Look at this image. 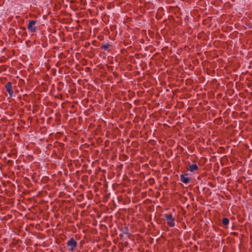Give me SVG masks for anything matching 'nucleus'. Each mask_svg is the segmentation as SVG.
I'll use <instances>...</instances> for the list:
<instances>
[{"label":"nucleus","mask_w":252,"mask_h":252,"mask_svg":"<svg viewBox=\"0 0 252 252\" xmlns=\"http://www.w3.org/2000/svg\"><path fill=\"white\" fill-rule=\"evenodd\" d=\"M165 220L166 221L167 224L170 227H174L175 226V218L171 214H165L164 215Z\"/></svg>","instance_id":"f257e3e1"},{"label":"nucleus","mask_w":252,"mask_h":252,"mask_svg":"<svg viewBox=\"0 0 252 252\" xmlns=\"http://www.w3.org/2000/svg\"><path fill=\"white\" fill-rule=\"evenodd\" d=\"M66 245L71 247L69 250L73 252L77 247V242L73 238H71L67 241Z\"/></svg>","instance_id":"f03ea898"},{"label":"nucleus","mask_w":252,"mask_h":252,"mask_svg":"<svg viewBox=\"0 0 252 252\" xmlns=\"http://www.w3.org/2000/svg\"><path fill=\"white\" fill-rule=\"evenodd\" d=\"M36 23V21L34 20L29 21L27 28L31 32H35L37 30V27L34 26Z\"/></svg>","instance_id":"7ed1b4c3"},{"label":"nucleus","mask_w":252,"mask_h":252,"mask_svg":"<svg viewBox=\"0 0 252 252\" xmlns=\"http://www.w3.org/2000/svg\"><path fill=\"white\" fill-rule=\"evenodd\" d=\"M6 91L8 93L9 96L11 97L13 94L12 84L10 82H8L5 86Z\"/></svg>","instance_id":"20e7f679"},{"label":"nucleus","mask_w":252,"mask_h":252,"mask_svg":"<svg viewBox=\"0 0 252 252\" xmlns=\"http://www.w3.org/2000/svg\"><path fill=\"white\" fill-rule=\"evenodd\" d=\"M188 174L185 173L184 174H182L180 176L181 181L185 183V184H188L190 180V178L188 177Z\"/></svg>","instance_id":"39448f33"},{"label":"nucleus","mask_w":252,"mask_h":252,"mask_svg":"<svg viewBox=\"0 0 252 252\" xmlns=\"http://www.w3.org/2000/svg\"><path fill=\"white\" fill-rule=\"evenodd\" d=\"M198 169V166L196 164H192L190 165L188 168V170L190 172H193L195 170H197Z\"/></svg>","instance_id":"423d86ee"},{"label":"nucleus","mask_w":252,"mask_h":252,"mask_svg":"<svg viewBox=\"0 0 252 252\" xmlns=\"http://www.w3.org/2000/svg\"><path fill=\"white\" fill-rule=\"evenodd\" d=\"M229 222V220L226 218H224L222 220V223L223 225H227Z\"/></svg>","instance_id":"0eeeda50"},{"label":"nucleus","mask_w":252,"mask_h":252,"mask_svg":"<svg viewBox=\"0 0 252 252\" xmlns=\"http://www.w3.org/2000/svg\"><path fill=\"white\" fill-rule=\"evenodd\" d=\"M123 232L126 234H129V229L126 226L123 228Z\"/></svg>","instance_id":"6e6552de"},{"label":"nucleus","mask_w":252,"mask_h":252,"mask_svg":"<svg viewBox=\"0 0 252 252\" xmlns=\"http://www.w3.org/2000/svg\"><path fill=\"white\" fill-rule=\"evenodd\" d=\"M109 44H104V45H103L101 46V48L102 49H104L105 50H106L109 47Z\"/></svg>","instance_id":"1a4fd4ad"}]
</instances>
